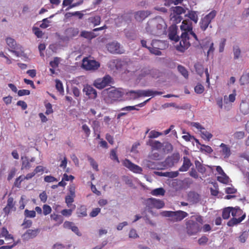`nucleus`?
<instances>
[{"label":"nucleus","mask_w":249,"mask_h":249,"mask_svg":"<svg viewBox=\"0 0 249 249\" xmlns=\"http://www.w3.org/2000/svg\"><path fill=\"white\" fill-rule=\"evenodd\" d=\"M166 25L163 19L160 17L150 19L147 23L146 32L154 36H160L165 32Z\"/></svg>","instance_id":"f257e3e1"},{"label":"nucleus","mask_w":249,"mask_h":249,"mask_svg":"<svg viewBox=\"0 0 249 249\" xmlns=\"http://www.w3.org/2000/svg\"><path fill=\"white\" fill-rule=\"evenodd\" d=\"M195 219L196 221L192 219L187 220L186 221V232L189 235H196L200 232L202 229L201 226L199 225L203 223L202 216H196Z\"/></svg>","instance_id":"f03ea898"},{"label":"nucleus","mask_w":249,"mask_h":249,"mask_svg":"<svg viewBox=\"0 0 249 249\" xmlns=\"http://www.w3.org/2000/svg\"><path fill=\"white\" fill-rule=\"evenodd\" d=\"M161 215L168 217L170 222H180L188 216V213L183 211H164L161 213Z\"/></svg>","instance_id":"7ed1b4c3"},{"label":"nucleus","mask_w":249,"mask_h":249,"mask_svg":"<svg viewBox=\"0 0 249 249\" xmlns=\"http://www.w3.org/2000/svg\"><path fill=\"white\" fill-rule=\"evenodd\" d=\"M7 45L10 49L9 51L14 53L16 56H20L24 54V51L21 46L17 44L15 40L11 37H7L6 39Z\"/></svg>","instance_id":"20e7f679"},{"label":"nucleus","mask_w":249,"mask_h":249,"mask_svg":"<svg viewBox=\"0 0 249 249\" xmlns=\"http://www.w3.org/2000/svg\"><path fill=\"white\" fill-rule=\"evenodd\" d=\"M163 92L161 91H154L151 89L147 90H130L127 94H129L134 99H136L142 96H154L157 95H161Z\"/></svg>","instance_id":"39448f33"},{"label":"nucleus","mask_w":249,"mask_h":249,"mask_svg":"<svg viewBox=\"0 0 249 249\" xmlns=\"http://www.w3.org/2000/svg\"><path fill=\"white\" fill-rule=\"evenodd\" d=\"M216 15V12L215 10L212 11L204 18L201 19L199 22L200 28L202 31H205L207 28L209 27L212 28L213 26L211 24L212 20L214 18Z\"/></svg>","instance_id":"423d86ee"},{"label":"nucleus","mask_w":249,"mask_h":249,"mask_svg":"<svg viewBox=\"0 0 249 249\" xmlns=\"http://www.w3.org/2000/svg\"><path fill=\"white\" fill-rule=\"evenodd\" d=\"M145 209L150 213H152L151 209L153 208L161 209L164 206L163 201L154 198H149L145 200Z\"/></svg>","instance_id":"0eeeda50"},{"label":"nucleus","mask_w":249,"mask_h":249,"mask_svg":"<svg viewBox=\"0 0 249 249\" xmlns=\"http://www.w3.org/2000/svg\"><path fill=\"white\" fill-rule=\"evenodd\" d=\"M106 48L109 52L113 54H122L124 53V50L121 47L120 43L115 41L107 44Z\"/></svg>","instance_id":"6e6552de"},{"label":"nucleus","mask_w":249,"mask_h":249,"mask_svg":"<svg viewBox=\"0 0 249 249\" xmlns=\"http://www.w3.org/2000/svg\"><path fill=\"white\" fill-rule=\"evenodd\" d=\"M82 66L86 70L95 71L99 67L100 64L94 60H90L85 58L83 60Z\"/></svg>","instance_id":"1a4fd4ad"},{"label":"nucleus","mask_w":249,"mask_h":249,"mask_svg":"<svg viewBox=\"0 0 249 249\" xmlns=\"http://www.w3.org/2000/svg\"><path fill=\"white\" fill-rule=\"evenodd\" d=\"M111 77L108 75H106L103 78L96 79L93 85L97 89H102L108 86L111 82Z\"/></svg>","instance_id":"9d476101"},{"label":"nucleus","mask_w":249,"mask_h":249,"mask_svg":"<svg viewBox=\"0 0 249 249\" xmlns=\"http://www.w3.org/2000/svg\"><path fill=\"white\" fill-rule=\"evenodd\" d=\"M108 97L112 100H117L124 94L122 89H116L113 88L107 89Z\"/></svg>","instance_id":"9b49d317"},{"label":"nucleus","mask_w":249,"mask_h":249,"mask_svg":"<svg viewBox=\"0 0 249 249\" xmlns=\"http://www.w3.org/2000/svg\"><path fill=\"white\" fill-rule=\"evenodd\" d=\"M123 165L124 166L130 170V171L136 174H141L142 171V169L141 167L132 163L130 160L127 159H125L124 160Z\"/></svg>","instance_id":"f8f14e48"},{"label":"nucleus","mask_w":249,"mask_h":249,"mask_svg":"<svg viewBox=\"0 0 249 249\" xmlns=\"http://www.w3.org/2000/svg\"><path fill=\"white\" fill-rule=\"evenodd\" d=\"M123 165L124 166L130 170V171L136 174H141L142 171V169L141 167L132 163L130 160L127 159H125L124 160Z\"/></svg>","instance_id":"ddd939ff"},{"label":"nucleus","mask_w":249,"mask_h":249,"mask_svg":"<svg viewBox=\"0 0 249 249\" xmlns=\"http://www.w3.org/2000/svg\"><path fill=\"white\" fill-rule=\"evenodd\" d=\"M79 31L77 28H69L65 31V36L61 38L63 41H68L70 38L78 35Z\"/></svg>","instance_id":"4468645a"},{"label":"nucleus","mask_w":249,"mask_h":249,"mask_svg":"<svg viewBox=\"0 0 249 249\" xmlns=\"http://www.w3.org/2000/svg\"><path fill=\"white\" fill-rule=\"evenodd\" d=\"M181 40L180 41V46L184 50L188 48L190 46V36L188 33L186 32H182L180 36Z\"/></svg>","instance_id":"2eb2a0df"},{"label":"nucleus","mask_w":249,"mask_h":249,"mask_svg":"<svg viewBox=\"0 0 249 249\" xmlns=\"http://www.w3.org/2000/svg\"><path fill=\"white\" fill-rule=\"evenodd\" d=\"M151 14L149 11L140 10L134 13L135 19L138 21H142Z\"/></svg>","instance_id":"dca6fc26"},{"label":"nucleus","mask_w":249,"mask_h":249,"mask_svg":"<svg viewBox=\"0 0 249 249\" xmlns=\"http://www.w3.org/2000/svg\"><path fill=\"white\" fill-rule=\"evenodd\" d=\"M192 165L193 164L190 159L186 156H184L183 158L182 165L180 167L178 171L180 172L188 171L190 167H191Z\"/></svg>","instance_id":"f3484780"},{"label":"nucleus","mask_w":249,"mask_h":249,"mask_svg":"<svg viewBox=\"0 0 249 249\" xmlns=\"http://www.w3.org/2000/svg\"><path fill=\"white\" fill-rule=\"evenodd\" d=\"M83 91L85 92L86 94L89 96V98L95 99L97 97V92L96 90L91 86L87 85L83 89Z\"/></svg>","instance_id":"a211bd4d"},{"label":"nucleus","mask_w":249,"mask_h":249,"mask_svg":"<svg viewBox=\"0 0 249 249\" xmlns=\"http://www.w3.org/2000/svg\"><path fill=\"white\" fill-rule=\"evenodd\" d=\"M180 156L178 153H175L170 157H168L165 159V162L169 166H173L174 164L178 163L179 160Z\"/></svg>","instance_id":"6ab92c4d"},{"label":"nucleus","mask_w":249,"mask_h":249,"mask_svg":"<svg viewBox=\"0 0 249 249\" xmlns=\"http://www.w3.org/2000/svg\"><path fill=\"white\" fill-rule=\"evenodd\" d=\"M177 28L176 26H173L170 27L169 32V38L174 40L175 42H178L179 40V37L177 35Z\"/></svg>","instance_id":"aec40b11"},{"label":"nucleus","mask_w":249,"mask_h":249,"mask_svg":"<svg viewBox=\"0 0 249 249\" xmlns=\"http://www.w3.org/2000/svg\"><path fill=\"white\" fill-rule=\"evenodd\" d=\"M180 29L182 31H183V32H186L189 34V33L193 29L191 22L189 20H184L180 26Z\"/></svg>","instance_id":"412c9836"},{"label":"nucleus","mask_w":249,"mask_h":249,"mask_svg":"<svg viewBox=\"0 0 249 249\" xmlns=\"http://www.w3.org/2000/svg\"><path fill=\"white\" fill-rule=\"evenodd\" d=\"M195 126L199 130L202 138L210 140L212 138L211 133L203 127L202 125H195Z\"/></svg>","instance_id":"4be33fe9"},{"label":"nucleus","mask_w":249,"mask_h":249,"mask_svg":"<svg viewBox=\"0 0 249 249\" xmlns=\"http://www.w3.org/2000/svg\"><path fill=\"white\" fill-rule=\"evenodd\" d=\"M246 217V214H244L242 216L238 217V218H234L233 217L231 220H230L227 222L228 226L230 227H232L236 224H239L241 223L244 219H245Z\"/></svg>","instance_id":"5701e85b"},{"label":"nucleus","mask_w":249,"mask_h":249,"mask_svg":"<svg viewBox=\"0 0 249 249\" xmlns=\"http://www.w3.org/2000/svg\"><path fill=\"white\" fill-rule=\"evenodd\" d=\"M220 147L221 148L220 152L224 156V158H229L231 154L230 147L223 143H221Z\"/></svg>","instance_id":"b1692460"},{"label":"nucleus","mask_w":249,"mask_h":249,"mask_svg":"<svg viewBox=\"0 0 249 249\" xmlns=\"http://www.w3.org/2000/svg\"><path fill=\"white\" fill-rule=\"evenodd\" d=\"M212 42V41L210 38H206L202 40L201 42H198V44H196L195 45V47L205 49L210 46V44Z\"/></svg>","instance_id":"393cba45"},{"label":"nucleus","mask_w":249,"mask_h":249,"mask_svg":"<svg viewBox=\"0 0 249 249\" xmlns=\"http://www.w3.org/2000/svg\"><path fill=\"white\" fill-rule=\"evenodd\" d=\"M21 170H23L24 169H29L31 168V164L29 161V159L26 156L21 157Z\"/></svg>","instance_id":"a878e982"},{"label":"nucleus","mask_w":249,"mask_h":249,"mask_svg":"<svg viewBox=\"0 0 249 249\" xmlns=\"http://www.w3.org/2000/svg\"><path fill=\"white\" fill-rule=\"evenodd\" d=\"M0 237L4 238L5 240H12L14 241L13 236L9 233L7 229L4 227L1 229Z\"/></svg>","instance_id":"bb28decb"},{"label":"nucleus","mask_w":249,"mask_h":249,"mask_svg":"<svg viewBox=\"0 0 249 249\" xmlns=\"http://www.w3.org/2000/svg\"><path fill=\"white\" fill-rule=\"evenodd\" d=\"M172 9L173 12L175 13L178 16L177 18V19L178 18V21L180 22L181 20V18H180L179 15L182 13H185L186 12L185 9H184L183 7L179 6L172 7Z\"/></svg>","instance_id":"cd10ccee"},{"label":"nucleus","mask_w":249,"mask_h":249,"mask_svg":"<svg viewBox=\"0 0 249 249\" xmlns=\"http://www.w3.org/2000/svg\"><path fill=\"white\" fill-rule=\"evenodd\" d=\"M38 232V229H29L26 231L25 233H24V236L27 238H33L36 237Z\"/></svg>","instance_id":"c85d7f7f"},{"label":"nucleus","mask_w":249,"mask_h":249,"mask_svg":"<svg viewBox=\"0 0 249 249\" xmlns=\"http://www.w3.org/2000/svg\"><path fill=\"white\" fill-rule=\"evenodd\" d=\"M151 98H149L144 101V102L139 104L136 106H127L125 107H123L121 109V110L122 111H130L134 110H138V109L136 108V107H143L147 102H148Z\"/></svg>","instance_id":"c756f323"},{"label":"nucleus","mask_w":249,"mask_h":249,"mask_svg":"<svg viewBox=\"0 0 249 249\" xmlns=\"http://www.w3.org/2000/svg\"><path fill=\"white\" fill-rule=\"evenodd\" d=\"M244 214L246 213H243L242 209L239 208V207H236L232 209V216H233V217L238 218L242 216Z\"/></svg>","instance_id":"7c9ffc66"},{"label":"nucleus","mask_w":249,"mask_h":249,"mask_svg":"<svg viewBox=\"0 0 249 249\" xmlns=\"http://www.w3.org/2000/svg\"><path fill=\"white\" fill-rule=\"evenodd\" d=\"M148 142L149 145L154 150H159L162 147L161 142L157 141H149Z\"/></svg>","instance_id":"2f4dec72"},{"label":"nucleus","mask_w":249,"mask_h":249,"mask_svg":"<svg viewBox=\"0 0 249 249\" xmlns=\"http://www.w3.org/2000/svg\"><path fill=\"white\" fill-rule=\"evenodd\" d=\"M195 166L198 172L202 174H204L206 172V168L204 165L199 162V160H195Z\"/></svg>","instance_id":"473e14b6"},{"label":"nucleus","mask_w":249,"mask_h":249,"mask_svg":"<svg viewBox=\"0 0 249 249\" xmlns=\"http://www.w3.org/2000/svg\"><path fill=\"white\" fill-rule=\"evenodd\" d=\"M188 17L191 20L196 23L198 21V16L197 12L194 11H189L188 13L185 15Z\"/></svg>","instance_id":"72a5a7b5"},{"label":"nucleus","mask_w":249,"mask_h":249,"mask_svg":"<svg viewBox=\"0 0 249 249\" xmlns=\"http://www.w3.org/2000/svg\"><path fill=\"white\" fill-rule=\"evenodd\" d=\"M108 65L112 69L115 68L118 70L121 68V61L118 59L112 60L109 62Z\"/></svg>","instance_id":"f704fd0d"},{"label":"nucleus","mask_w":249,"mask_h":249,"mask_svg":"<svg viewBox=\"0 0 249 249\" xmlns=\"http://www.w3.org/2000/svg\"><path fill=\"white\" fill-rule=\"evenodd\" d=\"M80 36L82 37H83L85 38L88 39H91L94 37H95L97 35H96L94 33L91 32H88V31H82L81 33Z\"/></svg>","instance_id":"c9c22d12"},{"label":"nucleus","mask_w":249,"mask_h":249,"mask_svg":"<svg viewBox=\"0 0 249 249\" xmlns=\"http://www.w3.org/2000/svg\"><path fill=\"white\" fill-rule=\"evenodd\" d=\"M232 207H229L223 209L222 211V217L223 219H227L230 218V213L232 214Z\"/></svg>","instance_id":"e433bc0d"},{"label":"nucleus","mask_w":249,"mask_h":249,"mask_svg":"<svg viewBox=\"0 0 249 249\" xmlns=\"http://www.w3.org/2000/svg\"><path fill=\"white\" fill-rule=\"evenodd\" d=\"M239 81L241 85L248 84L249 83V72L244 73L240 77Z\"/></svg>","instance_id":"4c0bfd02"},{"label":"nucleus","mask_w":249,"mask_h":249,"mask_svg":"<svg viewBox=\"0 0 249 249\" xmlns=\"http://www.w3.org/2000/svg\"><path fill=\"white\" fill-rule=\"evenodd\" d=\"M199 150L201 152L205 154H211L213 152V150L211 146L207 145H201V147H199Z\"/></svg>","instance_id":"58836bf2"},{"label":"nucleus","mask_w":249,"mask_h":249,"mask_svg":"<svg viewBox=\"0 0 249 249\" xmlns=\"http://www.w3.org/2000/svg\"><path fill=\"white\" fill-rule=\"evenodd\" d=\"M151 195L153 196H164L165 190L162 188H158L151 191Z\"/></svg>","instance_id":"ea45409f"},{"label":"nucleus","mask_w":249,"mask_h":249,"mask_svg":"<svg viewBox=\"0 0 249 249\" xmlns=\"http://www.w3.org/2000/svg\"><path fill=\"white\" fill-rule=\"evenodd\" d=\"M194 67L196 73L201 76L204 71V68L202 65L200 63H197L195 64Z\"/></svg>","instance_id":"a19ab883"},{"label":"nucleus","mask_w":249,"mask_h":249,"mask_svg":"<svg viewBox=\"0 0 249 249\" xmlns=\"http://www.w3.org/2000/svg\"><path fill=\"white\" fill-rule=\"evenodd\" d=\"M87 160L89 161L90 166L92 167V168L96 171H98V163L89 156H87Z\"/></svg>","instance_id":"79ce46f5"},{"label":"nucleus","mask_w":249,"mask_h":249,"mask_svg":"<svg viewBox=\"0 0 249 249\" xmlns=\"http://www.w3.org/2000/svg\"><path fill=\"white\" fill-rule=\"evenodd\" d=\"M51 219L53 220L55 222H57L58 224H61L63 222V218L62 216L54 213H52L51 215Z\"/></svg>","instance_id":"37998d69"},{"label":"nucleus","mask_w":249,"mask_h":249,"mask_svg":"<svg viewBox=\"0 0 249 249\" xmlns=\"http://www.w3.org/2000/svg\"><path fill=\"white\" fill-rule=\"evenodd\" d=\"M233 53L234 55V59H238L241 54V50L238 46L235 45L233 46Z\"/></svg>","instance_id":"c03bdc74"},{"label":"nucleus","mask_w":249,"mask_h":249,"mask_svg":"<svg viewBox=\"0 0 249 249\" xmlns=\"http://www.w3.org/2000/svg\"><path fill=\"white\" fill-rule=\"evenodd\" d=\"M77 216L78 217H85L87 215V209L85 206H82L79 209H78Z\"/></svg>","instance_id":"a18cd8bd"},{"label":"nucleus","mask_w":249,"mask_h":249,"mask_svg":"<svg viewBox=\"0 0 249 249\" xmlns=\"http://www.w3.org/2000/svg\"><path fill=\"white\" fill-rule=\"evenodd\" d=\"M74 197H75L74 196H67V195L66 196H65V203L67 204V206L68 207H73V206L74 205H72V203L74 201Z\"/></svg>","instance_id":"49530a36"},{"label":"nucleus","mask_w":249,"mask_h":249,"mask_svg":"<svg viewBox=\"0 0 249 249\" xmlns=\"http://www.w3.org/2000/svg\"><path fill=\"white\" fill-rule=\"evenodd\" d=\"M76 208L75 205H73L72 209H64L61 211V213L64 216H70L72 213L73 210Z\"/></svg>","instance_id":"de8ad7c7"},{"label":"nucleus","mask_w":249,"mask_h":249,"mask_svg":"<svg viewBox=\"0 0 249 249\" xmlns=\"http://www.w3.org/2000/svg\"><path fill=\"white\" fill-rule=\"evenodd\" d=\"M178 70L181 75H182L185 78H187L188 77V72L184 67L178 65Z\"/></svg>","instance_id":"09e8293b"},{"label":"nucleus","mask_w":249,"mask_h":249,"mask_svg":"<svg viewBox=\"0 0 249 249\" xmlns=\"http://www.w3.org/2000/svg\"><path fill=\"white\" fill-rule=\"evenodd\" d=\"M240 109L244 114H247L249 112V106L245 103H243L240 104Z\"/></svg>","instance_id":"8fccbe9b"},{"label":"nucleus","mask_w":249,"mask_h":249,"mask_svg":"<svg viewBox=\"0 0 249 249\" xmlns=\"http://www.w3.org/2000/svg\"><path fill=\"white\" fill-rule=\"evenodd\" d=\"M55 87L57 90L62 94H64V89L62 82L58 79L55 80Z\"/></svg>","instance_id":"3c124183"},{"label":"nucleus","mask_w":249,"mask_h":249,"mask_svg":"<svg viewBox=\"0 0 249 249\" xmlns=\"http://www.w3.org/2000/svg\"><path fill=\"white\" fill-rule=\"evenodd\" d=\"M150 73V68H143L140 71L139 77L140 78L144 77L147 75H149Z\"/></svg>","instance_id":"603ef678"},{"label":"nucleus","mask_w":249,"mask_h":249,"mask_svg":"<svg viewBox=\"0 0 249 249\" xmlns=\"http://www.w3.org/2000/svg\"><path fill=\"white\" fill-rule=\"evenodd\" d=\"M24 180V179L23 178V176H20L15 179L14 183V187L20 188L21 187V182Z\"/></svg>","instance_id":"864d4df0"},{"label":"nucleus","mask_w":249,"mask_h":249,"mask_svg":"<svg viewBox=\"0 0 249 249\" xmlns=\"http://www.w3.org/2000/svg\"><path fill=\"white\" fill-rule=\"evenodd\" d=\"M14 206V199L13 197H8L7 200V206L4 208V211H6V210L7 209L10 210L13 208Z\"/></svg>","instance_id":"5fc2aeb1"},{"label":"nucleus","mask_w":249,"mask_h":249,"mask_svg":"<svg viewBox=\"0 0 249 249\" xmlns=\"http://www.w3.org/2000/svg\"><path fill=\"white\" fill-rule=\"evenodd\" d=\"M43 213L45 215H47L52 212V208L51 207L47 204L43 205Z\"/></svg>","instance_id":"6e6d98bb"},{"label":"nucleus","mask_w":249,"mask_h":249,"mask_svg":"<svg viewBox=\"0 0 249 249\" xmlns=\"http://www.w3.org/2000/svg\"><path fill=\"white\" fill-rule=\"evenodd\" d=\"M33 31L35 35L38 37L41 38L43 35V33L38 27H33Z\"/></svg>","instance_id":"4d7b16f0"},{"label":"nucleus","mask_w":249,"mask_h":249,"mask_svg":"<svg viewBox=\"0 0 249 249\" xmlns=\"http://www.w3.org/2000/svg\"><path fill=\"white\" fill-rule=\"evenodd\" d=\"M233 138L236 140H240L245 137V132L243 131H236L233 135Z\"/></svg>","instance_id":"13d9d810"},{"label":"nucleus","mask_w":249,"mask_h":249,"mask_svg":"<svg viewBox=\"0 0 249 249\" xmlns=\"http://www.w3.org/2000/svg\"><path fill=\"white\" fill-rule=\"evenodd\" d=\"M24 215L28 217L34 218L36 216V213L35 211H29L26 209L24 211Z\"/></svg>","instance_id":"bf43d9fd"},{"label":"nucleus","mask_w":249,"mask_h":249,"mask_svg":"<svg viewBox=\"0 0 249 249\" xmlns=\"http://www.w3.org/2000/svg\"><path fill=\"white\" fill-rule=\"evenodd\" d=\"M204 90V87L200 84H197L195 87V91L197 94L202 93Z\"/></svg>","instance_id":"052dcab7"},{"label":"nucleus","mask_w":249,"mask_h":249,"mask_svg":"<svg viewBox=\"0 0 249 249\" xmlns=\"http://www.w3.org/2000/svg\"><path fill=\"white\" fill-rule=\"evenodd\" d=\"M210 191L211 195L213 196H217L218 194L217 184L216 183H214L213 184V188L211 187L210 188Z\"/></svg>","instance_id":"680f3d73"},{"label":"nucleus","mask_w":249,"mask_h":249,"mask_svg":"<svg viewBox=\"0 0 249 249\" xmlns=\"http://www.w3.org/2000/svg\"><path fill=\"white\" fill-rule=\"evenodd\" d=\"M110 158L112 160L116 161L117 163H120L118 158L117 155L116 151L115 149L111 150L110 152Z\"/></svg>","instance_id":"e2e57ef3"},{"label":"nucleus","mask_w":249,"mask_h":249,"mask_svg":"<svg viewBox=\"0 0 249 249\" xmlns=\"http://www.w3.org/2000/svg\"><path fill=\"white\" fill-rule=\"evenodd\" d=\"M185 135H183L182 138L183 140H184L186 142H191L193 139H195V137L192 135H191L189 133H185L183 132Z\"/></svg>","instance_id":"0e129e2a"},{"label":"nucleus","mask_w":249,"mask_h":249,"mask_svg":"<svg viewBox=\"0 0 249 249\" xmlns=\"http://www.w3.org/2000/svg\"><path fill=\"white\" fill-rule=\"evenodd\" d=\"M17 172V169L15 168H12L10 172H9L7 179L8 181L11 180L12 178L15 176Z\"/></svg>","instance_id":"69168bd1"},{"label":"nucleus","mask_w":249,"mask_h":249,"mask_svg":"<svg viewBox=\"0 0 249 249\" xmlns=\"http://www.w3.org/2000/svg\"><path fill=\"white\" fill-rule=\"evenodd\" d=\"M67 15H68V17L77 16L79 19H81L83 17V14L79 11L68 13Z\"/></svg>","instance_id":"338daca9"},{"label":"nucleus","mask_w":249,"mask_h":249,"mask_svg":"<svg viewBox=\"0 0 249 249\" xmlns=\"http://www.w3.org/2000/svg\"><path fill=\"white\" fill-rule=\"evenodd\" d=\"M42 23L40 25L39 27L41 28L45 29L49 27V24L50 21L48 18H44L42 21Z\"/></svg>","instance_id":"774afa93"}]
</instances>
